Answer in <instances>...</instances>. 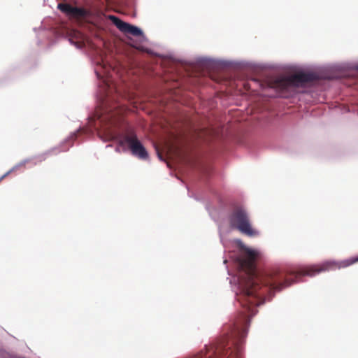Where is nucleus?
Masks as SVG:
<instances>
[{
  "label": "nucleus",
  "instance_id": "obj_1",
  "mask_svg": "<svg viewBox=\"0 0 358 358\" xmlns=\"http://www.w3.org/2000/svg\"><path fill=\"white\" fill-rule=\"evenodd\" d=\"M192 64L205 68L240 69L250 71L273 70L276 71H291L295 73L289 76L265 75L263 78H253L243 82V89L238 91L251 99L255 108L250 112H275V99L285 98L287 85L291 83L300 86L310 80L315 73L303 70L299 64L264 63L248 60H229L207 56L193 58Z\"/></svg>",
  "mask_w": 358,
  "mask_h": 358
},
{
  "label": "nucleus",
  "instance_id": "obj_2",
  "mask_svg": "<svg viewBox=\"0 0 358 358\" xmlns=\"http://www.w3.org/2000/svg\"><path fill=\"white\" fill-rule=\"evenodd\" d=\"M93 126L101 127L105 137L104 141H117L124 150L130 152L132 156L142 161L149 159V153L136 131L123 122L115 113H92Z\"/></svg>",
  "mask_w": 358,
  "mask_h": 358
},
{
  "label": "nucleus",
  "instance_id": "obj_3",
  "mask_svg": "<svg viewBox=\"0 0 358 358\" xmlns=\"http://www.w3.org/2000/svg\"><path fill=\"white\" fill-rule=\"evenodd\" d=\"M357 262L358 257H356L341 262L328 260L320 264L301 267L298 271L287 270L283 273L278 270H272L271 271V292L280 291L284 287L290 286L299 277H314L322 272L348 267Z\"/></svg>",
  "mask_w": 358,
  "mask_h": 358
},
{
  "label": "nucleus",
  "instance_id": "obj_4",
  "mask_svg": "<svg viewBox=\"0 0 358 358\" xmlns=\"http://www.w3.org/2000/svg\"><path fill=\"white\" fill-rule=\"evenodd\" d=\"M101 64L103 69H104L103 73L99 72L97 69L94 70V73L98 80L100 81H103V85H105L103 89L101 90V92L99 94H96V104L98 106V110H101L104 109H108L110 108L111 105H117V107H114L113 109H117L119 107L120 108L121 103L113 102V99H115L113 93L117 94V90L116 88L115 83L113 80L110 78L108 72L107 71V64H105L102 62Z\"/></svg>",
  "mask_w": 358,
  "mask_h": 358
},
{
  "label": "nucleus",
  "instance_id": "obj_5",
  "mask_svg": "<svg viewBox=\"0 0 358 358\" xmlns=\"http://www.w3.org/2000/svg\"><path fill=\"white\" fill-rule=\"evenodd\" d=\"M228 222L231 229L250 238L260 235V231L252 226L249 212L243 207L234 208L228 217Z\"/></svg>",
  "mask_w": 358,
  "mask_h": 358
},
{
  "label": "nucleus",
  "instance_id": "obj_6",
  "mask_svg": "<svg viewBox=\"0 0 358 358\" xmlns=\"http://www.w3.org/2000/svg\"><path fill=\"white\" fill-rule=\"evenodd\" d=\"M57 8L69 19L80 20L91 16L96 17L99 20L102 19V13L100 12L92 13L83 7L73 6L68 3H58Z\"/></svg>",
  "mask_w": 358,
  "mask_h": 358
},
{
  "label": "nucleus",
  "instance_id": "obj_7",
  "mask_svg": "<svg viewBox=\"0 0 358 358\" xmlns=\"http://www.w3.org/2000/svg\"><path fill=\"white\" fill-rule=\"evenodd\" d=\"M108 17L121 32L129 34L135 37H142L144 40H146L143 29L139 27L123 21L120 17L113 15H109Z\"/></svg>",
  "mask_w": 358,
  "mask_h": 358
},
{
  "label": "nucleus",
  "instance_id": "obj_8",
  "mask_svg": "<svg viewBox=\"0 0 358 358\" xmlns=\"http://www.w3.org/2000/svg\"><path fill=\"white\" fill-rule=\"evenodd\" d=\"M56 150L55 148H52L50 150H48L41 154H39L36 156H35L33 158H29L25 159L16 165H15L11 169H10L8 172H6L5 174L2 175L1 177V179L3 180L4 178H6L10 173L17 170V169L24 166L27 163L33 162V164L34 165L37 164L39 162H42L43 161L45 160L49 156H50L54 151Z\"/></svg>",
  "mask_w": 358,
  "mask_h": 358
},
{
  "label": "nucleus",
  "instance_id": "obj_9",
  "mask_svg": "<svg viewBox=\"0 0 358 358\" xmlns=\"http://www.w3.org/2000/svg\"><path fill=\"white\" fill-rule=\"evenodd\" d=\"M34 31L36 34V36L38 38L37 45H40L42 43V39L40 37H46L48 40L50 36H57V33L52 29H45V27L41 26L38 28H34Z\"/></svg>",
  "mask_w": 358,
  "mask_h": 358
},
{
  "label": "nucleus",
  "instance_id": "obj_10",
  "mask_svg": "<svg viewBox=\"0 0 358 358\" xmlns=\"http://www.w3.org/2000/svg\"><path fill=\"white\" fill-rule=\"evenodd\" d=\"M69 41L71 45H73L78 50H82L83 45L80 43L74 41L72 38H69Z\"/></svg>",
  "mask_w": 358,
  "mask_h": 358
},
{
  "label": "nucleus",
  "instance_id": "obj_11",
  "mask_svg": "<svg viewBox=\"0 0 358 358\" xmlns=\"http://www.w3.org/2000/svg\"><path fill=\"white\" fill-rule=\"evenodd\" d=\"M69 41L71 45H73L78 50H82L83 45L80 43L74 41L72 38H69Z\"/></svg>",
  "mask_w": 358,
  "mask_h": 358
},
{
  "label": "nucleus",
  "instance_id": "obj_12",
  "mask_svg": "<svg viewBox=\"0 0 358 358\" xmlns=\"http://www.w3.org/2000/svg\"><path fill=\"white\" fill-rule=\"evenodd\" d=\"M1 358H20V357H17L16 355L10 354L9 352H3L2 350H1Z\"/></svg>",
  "mask_w": 358,
  "mask_h": 358
},
{
  "label": "nucleus",
  "instance_id": "obj_13",
  "mask_svg": "<svg viewBox=\"0 0 358 358\" xmlns=\"http://www.w3.org/2000/svg\"><path fill=\"white\" fill-rule=\"evenodd\" d=\"M245 109H235V108H233V109H230L227 112L229 113H231V112H245Z\"/></svg>",
  "mask_w": 358,
  "mask_h": 358
},
{
  "label": "nucleus",
  "instance_id": "obj_14",
  "mask_svg": "<svg viewBox=\"0 0 358 358\" xmlns=\"http://www.w3.org/2000/svg\"><path fill=\"white\" fill-rule=\"evenodd\" d=\"M75 138H76V134H73L68 139H66V141H72Z\"/></svg>",
  "mask_w": 358,
  "mask_h": 358
},
{
  "label": "nucleus",
  "instance_id": "obj_15",
  "mask_svg": "<svg viewBox=\"0 0 358 358\" xmlns=\"http://www.w3.org/2000/svg\"><path fill=\"white\" fill-rule=\"evenodd\" d=\"M315 109H312L311 110H303V112H311V113H313L315 112ZM298 112H301L300 110H299Z\"/></svg>",
  "mask_w": 358,
  "mask_h": 358
},
{
  "label": "nucleus",
  "instance_id": "obj_16",
  "mask_svg": "<svg viewBox=\"0 0 358 358\" xmlns=\"http://www.w3.org/2000/svg\"><path fill=\"white\" fill-rule=\"evenodd\" d=\"M158 157H159V159H160V160H163L162 157V155H161L158 154Z\"/></svg>",
  "mask_w": 358,
  "mask_h": 358
},
{
  "label": "nucleus",
  "instance_id": "obj_17",
  "mask_svg": "<svg viewBox=\"0 0 358 358\" xmlns=\"http://www.w3.org/2000/svg\"><path fill=\"white\" fill-rule=\"evenodd\" d=\"M345 112H348V113H350V112H352L350 109H347L345 110Z\"/></svg>",
  "mask_w": 358,
  "mask_h": 358
},
{
  "label": "nucleus",
  "instance_id": "obj_18",
  "mask_svg": "<svg viewBox=\"0 0 358 358\" xmlns=\"http://www.w3.org/2000/svg\"><path fill=\"white\" fill-rule=\"evenodd\" d=\"M128 112L133 113V112H134V110H129Z\"/></svg>",
  "mask_w": 358,
  "mask_h": 358
},
{
  "label": "nucleus",
  "instance_id": "obj_19",
  "mask_svg": "<svg viewBox=\"0 0 358 358\" xmlns=\"http://www.w3.org/2000/svg\"><path fill=\"white\" fill-rule=\"evenodd\" d=\"M90 112H91V113H93L94 111H93V110H91Z\"/></svg>",
  "mask_w": 358,
  "mask_h": 358
},
{
  "label": "nucleus",
  "instance_id": "obj_20",
  "mask_svg": "<svg viewBox=\"0 0 358 358\" xmlns=\"http://www.w3.org/2000/svg\"><path fill=\"white\" fill-rule=\"evenodd\" d=\"M357 112H358V110H357Z\"/></svg>",
  "mask_w": 358,
  "mask_h": 358
}]
</instances>
